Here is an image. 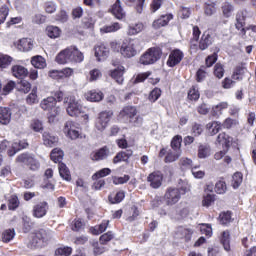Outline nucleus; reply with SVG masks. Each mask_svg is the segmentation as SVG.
<instances>
[{
    "label": "nucleus",
    "instance_id": "35",
    "mask_svg": "<svg viewBox=\"0 0 256 256\" xmlns=\"http://www.w3.org/2000/svg\"><path fill=\"white\" fill-rule=\"evenodd\" d=\"M221 127H223V125L219 121H213L206 125L210 135H217V133L221 131Z\"/></svg>",
    "mask_w": 256,
    "mask_h": 256
},
{
    "label": "nucleus",
    "instance_id": "57",
    "mask_svg": "<svg viewBox=\"0 0 256 256\" xmlns=\"http://www.w3.org/2000/svg\"><path fill=\"white\" fill-rule=\"evenodd\" d=\"M235 125H239V121L232 118H227L222 124L225 129H231V127H235Z\"/></svg>",
    "mask_w": 256,
    "mask_h": 256
},
{
    "label": "nucleus",
    "instance_id": "41",
    "mask_svg": "<svg viewBox=\"0 0 256 256\" xmlns=\"http://www.w3.org/2000/svg\"><path fill=\"white\" fill-rule=\"evenodd\" d=\"M179 157H181V151H171L168 152V154L165 157V163H173L175 161H177V159H179Z\"/></svg>",
    "mask_w": 256,
    "mask_h": 256
},
{
    "label": "nucleus",
    "instance_id": "4",
    "mask_svg": "<svg viewBox=\"0 0 256 256\" xmlns=\"http://www.w3.org/2000/svg\"><path fill=\"white\" fill-rule=\"evenodd\" d=\"M162 54L161 48H150L140 57V63L141 65H153L161 59Z\"/></svg>",
    "mask_w": 256,
    "mask_h": 256
},
{
    "label": "nucleus",
    "instance_id": "36",
    "mask_svg": "<svg viewBox=\"0 0 256 256\" xmlns=\"http://www.w3.org/2000/svg\"><path fill=\"white\" fill-rule=\"evenodd\" d=\"M121 29V24L118 22H114L110 25L103 26L100 28L101 33H115V31H119Z\"/></svg>",
    "mask_w": 256,
    "mask_h": 256
},
{
    "label": "nucleus",
    "instance_id": "58",
    "mask_svg": "<svg viewBox=\"0 0 256 256\" xmlns=\"http://www.w3.org/2000/svg\"><path fill=\"white\" fill-rule=\"evenodd\" d=\"M202 235H206V237H211L213 235V228L209 224H203L200 228Z\"/></svg>",
    "mask_w": 256,
    "mask_h": 256
},
{
    "label": "nucleus",
    "instance_id": "17",
    "mask_svg": "<svg viewBox=\"0 0 256 256\" xmlns=\"http://www.w3.org/2000/svg\"><path fill=\"white\" fill-rule=\"evenodd\" d=\"M42 140H43V145H45V147H56L57 143H59V137L47 131H45L42 134Z\"/></svg>",
    "mask_w": 256,
    "mask_h": 256
},
{
    "label": "nucleus",
    "instance_id": "5",
    "mask_svg": "<svg viewBox=\"0 0 256 256\" xmlns=\"http://www.w3.org/2000/svg\"><path fill=\"white\" fill-rule=\"evenodd\" d=\"M40 107L43 111H48L50 117H57V115H61V108L57 106V100L55 97H47L44 98L40 102Z\"/></svg>",
    "mask_w": 256,
    "mask_h": 256
},
{
    "label": "nucleus",
    "instance_id": "12",
    "mask_svg": "<svg viewBox=\"0 0 256 256\" xmlns=\"http://www.w3.org/2000/svg\"><path fill=\"white\" fill-rule=\"evenodd\" d=\"M147 181L152 189H159L163 185V173L154 171L148 175Z\"/></svg>",
    "mask_w": 256,
    "mask_h": 256
},
{
    "label": "nucleus",
    "instance_id": "15",
    "mask_svg": "<svg viewBox=\"0 0 256 256\" xmlns=\"http://www.w3.org/2000/svg\"><path fill=\"white\" fill-rule=\"evenodd\" d=\"M14 45L18 51H22V53H29V51H32L35 44L30 38H22L14 43Z\"/></svg>",
    "mask_w": 256,
    "mask_h": 256
},
{
    "label": "nucleus",
    "instance_id": "24",
    "mask_svg": "<svg viewBox=\"0 0 256 256\" xmlns=\"http://www.w3.org/2000/svg\"><path fill=\"white\" fill-rule=\"evenodd\" d=\"M11 108L9 107H0V124L1 125H9L11 123Z\"/></svg>",
    "mask_w": 256,
    "mask_h": 256
},
{
    "label": "nucleus",
    "instance_id": "20",
    "mask_svg": "<svg viewBox=\"0 0 256 256\" xmlns=\"http://www.w3.org/2000/svg\"><path fill=\"white\" fill-rule=\"evenodd\" d=\"M111 13L116 19H125L126 13L125 10H123V7H121V0H116L111 8Z\"/></svg>",
    "mask_w": 256,
    "mask_h": 256
},
{
    "label": "nucleus",
    "instance_id": "26",
    "mask_svg": "<svg viewBox=\"0 0 256 256\" xmlns=\"http://www.w3.org/2000/svg\"><path fill=\"white\" fill-rule=\"evenodd\" d=\"M210 45H213V37L209 32H204L199 41V49L205 51V49H209Z\"/></svg>",
    "mask_w": 256,
    "mask_h": 256
},
{
    "label": "nucleus",
    "instance_id": "32",
    "mask_svg": "<svg viewBox=\"0 0 256 256\" xmlns=\"http://www.w3.org/2000/svg\"><path fill=\"white\" fill-rule=\"evenodd\" d=\"M31 65H33L35 69H45V67H47V62L43 56H34L31 59Z\"/></svg>",
    "mask_w": 256,
    "mask_h": 256
},
{
    "label": "nucleus",
    "instance_id": "14",
    "mask_svg": "<svg viewBox=\"0 0 256 256\" xmlns=\"http://www.w3.org/2000/svg\"><path fill=\"white\" fill-rule=\"evenodd\" d=\"M49 211V203L43 201L33 206L32 215L36 219H42Z\"/></svg>",
    "mask_w": 256,
    "mask_h": 256
},
{
    "label": "nucleus",
    "instance_id": "43",
    "mask_svg": "<svg viewBox=\"0 0 256 256\" xmlns=\"http://www.w3.org/2000/svg\"><path fill=\"white\" fill-rule=\"evenodd\" d=\"M13 62V58L9 55H2L0 56V71H2V69H7V67H9V65H11V63Z\"/></svg>",
    "mask_w": 256,
    "mask_h": 256
},
{
    "label": "nucleus",
    "instance_id": "46",
    "mask_svg": "<svg viewBox=\"0 0 256 256\" xmlns=\"http://www.w3.org/2000/svg\"><path fill=\"white\" fill-rule=\"evenodd\" d=\"M108 199L112 204L121 203L125 199V192L119 191L115 195H110Z\"/></svg>",
    "mask_w": 256,
    "mask_h": 256
},
{
    "label": "nucleus",
    "instance_id": "19",
    "mask_svg": "<svg viewBox=\"0 0 256 256\" xmlns=\"http://www.w3.org/2000/svg\"><path fill=\"white\" fill-rule=\"evenodd\" d=\"M173 19V14H165L159 17L158 19L154 20L152 23V27L154 29H161V27H165L169 25V21Z\"/></svg>",
    "mask_w": 256,
    "mask_h": 256
},
{
    "label": "nucleus",
    "instance_id": "11",
    "mask_svg": "<svg viewBox=\"0 0 256 256\" xmlns=\"http://www.w3.org/2000/svg\"><path fill=\"white\" fill-rule=\"evenodd\" d=\"M64 133L69 139H79V124L69 120L64 125Z\"/></svg>",
    "mask_w": 256,
    "mask_h": 256
},
{
    "label": "nucleus",
    "instance_id": "27",
    "mask_svg": "<svg viewBox=\"0 0 256 256\" xmlns=\"http://www.w3.org/2000/svg\"><path fill=\"white\" fill-rule=\"evenodd\" d=\"M217 143L222 145L224 149H229L231 147V143H233V138H231L228 134L223 132L218 135Z\"/></svg>",
    "mask_w": 256,
    "mask_h": 256
},
{
    "label": "nucleus",
    "instance_id": "44",
    "mask_svg": "<svg viewBox=\"0 0 256 256\" xmlns=\"http://www.w3.org/2000/svg\"><path fill=\"white\" fill-rule=\"evenodd\" d=\"M101 77H103L101 70L95 68L93 70H90L88 81H90V83H93V81H99V79H101Z\"/></svg>",
    "mask_w": 256,
    "mask_h": 256
},
{
    "label": "nucleus",
    "instance_id": "7",
    "mask_svg": "<svg viewBox=\"0 0 256 256\" xmlns=\"http://www.w3.org/2000/svg\"><path fill=\"white\" fill-rule=\"evenodd\" d=\"M137 115V108L134 106H126L120 111L119 117L120 119H130V123H134L135 127H139L143 123V118L137 116L135 121H133V117Z\"/></svg>",
    "mask_w": 256,
    "mask_h": 256
},
{
    "label": "nucleus",
    "instance_id": "3",
    "mask_svg": "<svg viewBox=\"0 0 256 256\" xmlns=\"http://www.w3.org/2000/svg\"><path fill=\"white\" fill-rule=\"evenodd\" d=\"M49 239H51V234L47 232V230L41 229L31 234L28 247L29 249H41V247H45V243H47Z\"/></svg>",
    "mask_w": 256,
    "mask_h": 256
},
{
    "label": "nucleus",
    "instance_id": "1",
    "mask_svg": "<svg viewBox=\"0 0 256 256\" xmlns=\"http://www.w3.org/2000/svg\"><path fill=\"white\" fill-rule=\"evenodd\" d=\"M85 56L83 52L77 48V46H69L64 50L60 51L56 56V62L59 65H66V63H83Z\"/></svg>",
    "mask_w": 256,
    "mask_h": 256
},
{
    "label": "nucleus",
    "instance_id": "61",
    "mask_svg": "<svg viewBox=\"0 0 256 256\" xmlns=\"http://www.w3.org/2000/svg\"><path fill=\"white\" fill-rule=\"evenodd\" d=\"M31 129H33L36 133H40V131H43V123L39 120H33L31 125Z\"/></svg>",
    "mask_w": 256,
    "mask_h": 256
},
{
    "label": "nucleus",
    "instance_id": "22",
    "mask_svg": "<svg viewBox=\"0 0 256 256\" xmlns=\"http://www.w3.org/2000/svg\"><path fill=\"white\" fill-rule=\"evenodd\" d=\"M109 56V48L104 44H100L95 47V57L97 61H105Z\"/></svg>",
    "mask_w": 256,
    "mask_h": 256
},
{
    "label": "nucleus",
    "instance_id": "6",
    "mask_svg": "<svg viewBox=\"0 0 256 256\" xmlns=\"http://www.w3.org/2000/svg\"><path fill=\"white\" fill-rule=\"evenodd\" d=\"M64 103L68 104L66 111L70 117H79V115L83 113V106L77 101L75 96L65 97Z\"/></svg>",
    "mask_w": 256,
    "mask_h": 256
},
{
    "label": "nucleus",
    "instance_id": "21",
    "mask_svg": "<svg viewBox=\"0 0 256 256\" xmlns=\"http://www.w3.org/2000/svg\"><path fill=\"white\" fill-rule=\"evenodd\" d=\"M27 147H29V143L25 140L14 142L11 148L8 149L7 153L9 157H13V155L21 151V149H27Z\"/></svg>",
    "mask_w": 256,
    "mask_h": 256
},
{
    "label": "nucleus",
    "instance_id": "42",
    "mask_svg": "<svg viewBox=\"0 0 256 256\" xmlns=\"http://www.w3.org/2000/svg\"><path fill=\"white\" fill-rule=\"evenodd\" d=\"M183 142V137L181 135H176L171 141V148L173 151H181V143Z\"/></svg>",
    "mask_w": 256,
    "mask_h": 256
},
{
    "label": "nucleus",
    "instance_id": "23",
    "mask_svg": "<svg viewBox=\"0 0 256 256\" xmlns=\"http://www.w3.org/2000/svg\"><path fill=\"white\" fill-rule=\"evenodd\" d=\"M144 29H145V24H143V22L129 24L127 28V35H129V37L139 35V33H142Z\"/></svg>",
    "mask_w": 256,
    "mask_h": 256
},
{
    "label": "nucleus",
    "instance_id": "25",
    "mask_svg": "<svg viewBox=\"0 0 256 256\" xmlns=\"http://www.w3.org/2000/svg\"><path fill=\"white\" fill-rule=\"evenodd\" d=\"M12 75L16 77V79H25L27 75H29V70L22 65H14L12 66Z\"/></svg>",
    "mask_w": 256,
    "mask_h": 256
},
{
    "label": "nucleus",
    "instance_id": "54",
    "mask_svg": "<svg viewBox=\"0 0 256 256\" xmlns=\"http://www.w3.org/2000/svg\"><path fill=\"white\" fill-rule=\"evenodd\" d=\"M37 99V90L33 89L32 92L27 96L26 102L28 105H34V103H38Z\"/></svg>",
    "mask_w": 256,
    "mask_h": 256
},
{
    "label": "nucleus",
    "instance_id": "63",
    "mask_svg": "<svg viewBox=\"0 0 256 256\" xmlns=\"http://www.w3.org/2000/svg\"><path fill=\"white\" fill-rule=\"evenodd\" d=\"M111 239H113V233L107 232L100 236V243L102 245H105V243H109V241H111Z\"/></svg>",
    "mask_w": 256,
    "mask_h": 256
},
{
    "label": "nucleus",
    "instance_id": "10",
    "mask_svg": "<svg viewBox=\"0 0 256 256\" xmlns=\"http://www.w3.org/2000/svg\"><path fill=\"white\" fill-rule=\"evenodd\" d=\"M111 117H113L112 111H103L98 114L95 122V129L103 133L109 126V121H111Z\"/></svg>",
    "mask_w": 256,
    "mask_h": 256
},
{
    "label": "nucleus",
    "instance_id": "31",
    "mask_svg": "<svg viewBox=\"0 0 256 256\" xmlns=\"http://www.w3.org/2000/svg\"><path fill=\"white\" fill-rule=\"evenodd\" d=\"M220 243H222L225 251H231V234L229 231H224L220 236Z\"/></svg>",
    "mask_w": 256,
    "mask_h": 256
},
{
    "label": "nucleus",
    "instance_id": "8",
    "mask_svg": "<svg viewBox=\"0 0 256 256\" xmlns=\"http://www.w3.org/2000/svg\"><path fill=\"white\" fill-rule=\"evenodd\" d=\"M16 161H18V163H23L24 165L29 167L31 171H37L39 170V167H41V164L39 163V160L35 158V155L29 153L20 154L17 157Z\"/></svg>",
    "mask_w": 256,
    "mask_h": 256
},
{
    "label": "nucleus",
    "instance_id": "52",
    "mask_svg": "<svg viewBox=\"0 0 256 256\" xmlns=\"http://www.w3.org/2000/svg\"><path fill=\"white\" fill-rule=\"evenodd\" d=\"M18 89L22 93H29L31 91V83L26 80H22L18 85Z\"/></svg>",
    "mask_w": 256,
    "mask_h": 256
},
{
    "label": "nucleus",
    "instance_id": "64",
    "mask_svg": "<svg viewBox=\"0 0 256 256\" xmlns=\"http://www.w3.org/2000/svg\"><path fill=\"white\" fill-rule=\"evenodd\" d=\"M217 63V53H214L206 58V66L213 67Z\"/></svg>",
    "mask_w": 256,
    "mask_h": 256
},
{
    "label": "nucleus",
    "instance_id": "59",
    "mask_svg": "<svg viewBox=\"0 0 256 256\" xmlns=\"http://www.w3.org/2000/svg\"><path fill=\"white\" fill-rule=\"evenodd\" d=\"M55 20L59 21V23H67L69 16L67 15V12L61 10L57 13Z\"/></svg>",
    "mask_w": 256,
    "mask_h": 256
},
{
    "label": "nucleus",
    "instance_id": "40",
    "mask_svg": "<svg viewBox=\"0 0 256 256\" xmlns=\"http://www.w3.org/2000/svg\"><path fill=\"white\" fill-rule=\"evenodd\" d=\"M15 239V230L7 229L2 233V241L3 243H9Z\"/></svg>",
    "mask_w": 256,
    "mask_h": 256
},
{
    "label": "nucleus",
    "instance_id": "39",
    "mask_svg": "<svg viewBox=\"0 0 256 256\" xmlns=\"http://www.w3.org/2000/svg\"><path fill=\"white\" fill-rule=\"evenodd\" d=\"M211 155V148L207 145H200L198 148L199 159H207Z\"/></svg>",
    "mask_w": 256,
    "mask_h": 256
},
{
    "label": "nucleus",
    "instance_id": "30",
    "mask_svg": "<svg viewBox=\"0 0 256 256\" xmlns=\"http://www.w3.org/2000/svg\"><path fill=\"white\" fill-rule=\"evenodd\" d=\"M227 107H229V103L227 102H220L219 104L212 106V117H219L220 115H222L223 111L227 109Z\"/></svg>",
    "mask_w": 256,
    "mask_h": 256
},
{
    "label": "nucleus",
    "instance_id": "28",
    "mask_svg": "<svg viewBox=\"0 0 256 256\" xmlns=\"http://www.w3.org/2000/svg\"><path fill=\"white\" fill-rule=\"evenodd\" d=\"M125 73V67L123 66H119L118 68L114 69L113 71H111V77L112 79L116 80V83H118V85H123V75Z\"/></svg>",
    "mask_w": 256,
    "mask_h": 256
},
{
    "label": "nucleus",
    "instance_id": "16",
    "mask_svg": "<svg viewBox=\"0 0 256 256\" xmlns=\"http://www.w3.org/2000/svg\"><path fill=\"white\" fill-rule=\"evenodd\" d=\"M245 19H247L246 10H242L236 14L235 27L238 31H240L241 35L247 34V31H245Z\"/></svg>",
    "mask_w": 256,
    "mask_h": 256
},
{
    "label": "nucleus",
    "instance_id": "33",
    "mask_svg": "<svg viewBox=\"0 0 256 256\" xmlns=\"http://www.w3.org/2000/svg\"><path fill=\"white\" fill-rule=\"evenodd\" d=\"M64 152L63 150H61L60 148H54L51 151L50 154V159L51 161H53L54 163H61V161H63V157H64Z\"/></svg>",
    "mask_w": 256,
    "mask_h": 256
},
{
    "label": "nucleus",
    "instance_id": "50",
    "mask_svg": "<svg viewBox=\"0 0 256 256\" xmlns=\"http://www.w3.org/2000/svg\"><path fill=\"white\" fill-rule=\"evenodd\" d=\"M214 75L217 79H223V75H225V68L223 67V64L217 63L214 66Z\"/></svg>",
    "mask_w": 256,
    "mask_h": 256
},
{
    "label": "nucleus",
    "instance_id": "29",
    "mask_svg": "<svg viewBox=\"0 0 256 256\" xmlns=\"http://www.w3.org/2000/svg\"><path fill=\"white\" fill-rule=\"evenodd\" d=\"M109 157V149L107 147L101 148L98 151L91 154L92 161H103Z\"/></svg>",
    "mask_w": 256,
    "mask_h": 256
},
{
    "label": "nucleus",
    "instance_id": "38",
    "mask_svg": "<svg viewBox=\"0 0 256 256\" xmlns=\"http://www.w3.org/2000/svg\"><path fill=\"white\" fill-rule=\"evenodd\" d=\"M243 183V174L241 172H236L232 176V187L233 189H239Z\"/></svg>",
    "mask_w": 256,
    "mask_h": 256
},
{
    "label": "nucleus",
    "instance_id": "13",
    "mask_svg": "<svg viewBox=\"0 0 256 256\" xmlns=\"http://www.w3.org/2000/svg\"><path fill=\"white\" fill-rule=\"evenodd\" d=\"M183 57H185L183 51L179 49L172 50L167 60L168 67H175L176 65H179V63L183 61Z\"/></svg>",
    "mask_w": 256,
    "mask_h": 256
},
{
    "label": "nucleus",
    "instance_id": "18",
    "mask_svg": "<svg viewBox=\"0 0 256 256\" xmlns=\"http://www.w3.org/2000/svg\"><path fill=\"white\" fill-rule=\"evenodd\" d=\"M84 97L91 103H99V101H103V97H105V95L99 90H90L84 94Z\"/></svg>",
    "mask_w": 256,
    "mask_h": 256
},
{
    "label": "nucleus",
    "instance_id": "53",
    "mask_svg": "<svg viewBox=\"0 0 256 256\" xmlns=\"http://www.w3.org/2000/svg\"><path fill=\"white\" fill-rule=\"evenodd\" d=\"M159 97H161V89L154 88L149 94V101H151V103H155Z\"/></svg>",
    "mask_w": 256,
    "mask_h": 256
},
{
    "label": "nucleus",
    "instance_id": "2",
    "mask_svg": "<svg viewBox=\"0 0 256 256\" xmlns=\"http://www.w3.org/2000/svg\"><path fill=\"white\" fill-rule=\"evenodd\" d=\"M139 51H141V41L137 38L126 39L122 42L120 46L121 56L126 57L127 59H131V57H135V55H137Z\"/></svg>",
    "mask_w": 256,
    "mask_h": 256
},
{
    "label": "nucleus",
    "instance_id": "47",
    "mask_svg": "<svg viewBox=\"0 0 256 256\" xmlns=\"http://www.w3.org/2000/svg\"><path fill=\"white\" fill-rule=\"evenodd\" d=\"M107 175H111V169L109 168H103L96 172L94 175H92L93 181H97V179H101L103 177H107Z\"/></svg>",
    "mask_w": 256,
    "mask_h": 256
},
{
    "label": "nucleus",
    "instance_id": "60",
    "mask_svg": "<svg viewBox=\"0 0 256 256\" xmlns=\"http://www.w3.org/2000/svg\"><path fill=\"white\" fill-rule=\"evenodd\" d=\"M220 223L222 225H228V223H231V212H224L220 214Z\"/></svg>",
    "mask_w": 256,
    "mask_h": 256
},
{
    "label": "nucleus",
    "instance_id": "34",
    "mask_svg": "<svg viewBox=\"0 0 256 256\" xmlns=\"http://www.w3.org/2000/svg\"><path fill=\"white\" fill-rule=\"evenodd\" d=\"M59 174L65 181H71V172L65 163H59L58 165Z\"/></svg>",
    "mask_w": 256,
    "mask_h": 256
},
{
    "label": "nucleus",
    "instance_id": "9",
    "mask_svg": "<svg viewBox=\"0 0 256 256\" xmlns=\"http://www.w3.org/2000/svg\"><path fill=\"white\" fill-rule=\"evenodd\" d=\"M164 201L168 207H173L181 201V190L179 188H167L164 194Z\"/></svg>",
    "mask_w": 256,
    "mask_h": 256
},
{
    "label": "nucleus",
    "instance_id": "51",
    "mask_svg": "<svg viewBox=\"0 0 256 256\" xmlns=\"http://www.w3.org/2000/svg\"><path fill=\"white\" fill-rule=\"evenodd\" d=\"M199 97H201L199 90L195 87H192L188 92V99H190V101H198Z\"/></svg>",
    "mask_w": 256,
    "mask_h": 256
},
{
    "label": "nucleus",
    "instance_id": "45",
    "mask_svg": "<svg viewBox=\"0 0 256 256\" xmlns=\"http://www.w3.org/2000/svg\"><path fill=\"white\" fill-rule=\"evenodd\" d=\"M215 192L218 193V195H223L227 192V183H225V180H219L216 182Z\"/></svg>",
    "mask_w": 256,
    "mask_h": 256
},
{
    "label": "nucleus",
    "instance_id": "55",
    "mask_svg": "<svg viewBox=\"0 0 256 256\" xmlns=\"http://www.w3.org/2000/svg\"><path fill=\"white\" fill-rule=\"evenodd\" d=\"M222 13L224 17H231V13H233V5L230 3H224L222 6Z\"/></svg>",
    "mask_w": 256,
    "mask_h": 256
},
{
    "label": "nucleus",
    "instance_id": "56",
    "mask_svg": "<svg viewBox=\"0 0 256 256\" xmlns=\"http://www.w3.org/2000/svg\"><path fill=\"white\" fill-rule=\"evenodd\" d=\"M8 15H9V7L2 6L0 8V25H2V23H5V20L7 19Z\"/></svg>",
    "mask_w": 256,
    "mask_h": 256
},
{
    "label": "nucleus",
    "instance_id": "49",
    "mask_svg": "<svg viewBox=\"0 0 256 256\" xmlns=\"http://www.w3.org/2000/svg\"><path fill=\"white\" fill-rule=\"evenodd\" d=\"M19 198L17 197V195H12L9 200H8V208L11 211H15V209H17V207H19Z\"/></svg>",
    "mask_w": 256,
    "mask_h": 256
},
{
    "label": "nucleus",
    "instance_id": "62",
    "mask_svg": "<svg viewBox=\"0 0 256 256\" xmlns=\"http://www.w3.org/2000/svg\"><path fill=\"white\" fill-rule=\"evenodd\" d=\"M163 1L164 0H153L150 5L151 13H156V11H159V9H161V5H163Z\"/></svg>",
    "mask_w": 256,
    "mask_h": 256
},
{
    "label": "nucleus",
    "instance_id": "48",
    "mask_svg": "<svg viewBox=\"0 0 256 256\" xmlns=\"http://www.w3.org/2000/svg\"><path fill=\"white\" fill-rule=\"evenodd\" d=\"M71 253H73V248L68 246L60 247L55 251L56 256H71Z\"/></svg>",
    "mask_w": 256,
    "mask_h": 256
},
{
    "label": "nucleus",
    "instance_id": "37",
    "mask_svg": "<svg viewBox=\"0 0 256 256\" xmlns=\"http://www.w3.org/2000/svg\"><path fill=\"white\" fill-rule=\"evenodd\" d=\"M46 33L50 39H57L61 35V30L57 26H48Z\"/></svg>",
    "mask_w": 256,
    "mask_h": 256
}]
</instances>
